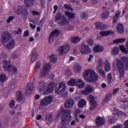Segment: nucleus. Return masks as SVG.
Listing matches in <instances>:
<instances>
[{"instance_id":"f257e3e1","label":"nucleus","mask_w":128,"mask_h":128,"mask_svg":"<svg viewBox=\"0 0 128 128\" xmlns=\"http://www.w3.org/2000/svg\"><path fill=\"white\" fill-rule=\"evenodd\" d=\"M68 112H70V110L63 109H62L60 111L58 112L56 116V118H58L62 115V114H63L62 117L61 128H66L72 120V116L70 114H68Z\"/></svg>"},{"instance_id":"f03ea898","label":"nucleus","mask_w":128,"mask_h":128,"mask_svg":"<svg viewBox=\"0 0 128 128\" xmlns=\"http://www.w3.org/2000/svg\"><path fill=\"white\" fill-rule=\"evenodd\" d=\"M83 76L87 82H94L98 78V76L90 69H88L84 71L83 73Z\"/></svg>"},{"instance_id":"7ed1b4c3","label":"nucleus","mask_w":128,"mask_h":128,"mask_svg":"<svg viewBox=\"0 0 128 128\" xmlns=\"http://www.w3.org/2000/svg\"><path fill=\"white\" fill-rule=\"evenodd\" d=\"M4 68L8 72H14V74H18V70L14 66H12V64L8 60L3 62Z\"/></svg>"},{"instance_id":"20e7f679","label":"nucleus","mask_w":128,"mask_h":128,"mask_svg":"<svg viewBox=\"0 0 128 128\" xmlns=\"http://www.w3.org/2000/svg\"><path fill=\"white\" fill-rule=\"evenodd\" d=\"M70 48V45L65 44L64 46H60L58 48V54L60 56H64L68 52Z\"/></svg>"},{"instance_id":"39448f33","label":"nucleus","mask_w":128,"mask_h":128,"mask_svg":"<svg viewBox=\"0 0 128 128\" xmlns=\"http://www.w3.org/2000/svg\"><path fill=\"white\" fill-rule=\"evenodd\" d=\"M52 100H54L52 96H46L41 100L40 105L43 107L46 106H48V104H50L52 102Z\"/></svg>"},{"instance_id":"423d86ee","label":"nucleus","mask_w":128,"mask_h":128,"mask_svg":"<svg viewBox=\"0 0 128 128\" xmlns=\"http://www.w3.org/2000/svg\"><path fill=\"white\" fill-rule=\"evenodd\" d=\"M116 66L120 74V78H122L124 74V65L120 60L116 62Z\"/></svg>"},{"instance_id":"0eeeda50","label":"nucleus","mask_w":128,"mask_h":128,"mask_svg":"<svg viewBox=\"0 0 128 128\" xmlns=\"http://www.w3.org/2000/svg\"><path fill=\"white\" fill-rule=\"evenodd\" d=\"M50 68H52V66H50V64H45L43 66V68L40 70V78H42V76H46V74H48V72L50 70Z\"/></svg>"},{"instance_id":"6e6552de","label":"nucleus","mask_w":128,"mask_h":128,"mask_svg":"<svg viewBox=\"0 0 128 128\" xmlns=\"http://www.w3.org/2000/svg\"><path fill=\"white\" fill-rule=\"evenodd\" d=\"M16 14H23L24 18L28 16V10L26 9L24 7L22 6H18L16 10H14Z\"/></svg>"},{"instance_id":"1a4fd4ad","label":"nucleus","mask_w":128,"mask_h":128,"mask_svg":"<svg viewBox=\"0 0 128 128\" xmlns=\"http://www.w3.org/2000/svg\"><path fill=\"white\" fill-rule=\"evenodd\" d=\"M88 98L90 104V110H94L98 106V104L96 103V98L92 95H90Z\"/></svg>"},{"instance_id":"9d476101","label":"nucleus","mask_w":128,"mask_h":128,"mask_svg":"<svg viewBox=\"0 0 128 128\" xmlns=\"http://www.w3.org/2000/svg\"><path fill=\"white\" fill-rule=\"evenodd\" d=\"M66 88V83L64 82H62L60 83L58 88L56 86L55 92L57 94H60L62 92H64Z\"/></svg>"},{"instance_id":"9b49d317","label":"nucleus","mask_w":128,"mask_h":128,"mask_svg":"<svg viewBox=\"0 0 128 128\" xmlns=\"http://www.w3.org/2000/svg\"><path fill=\"white\" fill-rule=\"evenodd\" d=\"M12 36L10 32H4L2 34V42H8V40H12Z\"/></svg>"},{"instance_id":"f8f14e48","label":"nucleus","mask_w":128,"mask_h":128,"mask_svg":"<svg viewBox=\"0 0 128 128\" xmlns=\"http://www.w3.org/2000/svg\"><path fill=\"white\" fill-rule=\"evenodd\" d=\"M64 106L66 108H72L74 106V100L72 98H68L64 102Z\"/></svg>"},{"instance_id":"ddd939ff","label":"nucleus","mask_w":128,"mask_h":128,"mask_svg":"<svg viewBox=\"0 0 128 128\" xmlns=\"http://www.w3.org/2000/svg\"><path fill=\"white\" fill-rule=\"evenodd\" d=\"M58 34H60V31H58V30H54L52 31L49 36L48 42H52L54 40V38L58 36Z\"/></svg>"},{"instance_id":"4468645a","label":"nucleus","mask_w":128,"mask_h":128,"mask_svg":"<svg viewBox=\"0 0 128 128\" xmlns=\"http://www.w3.org/2000/svg\"><path fill=\"white\" fill-rule=\"evenodd\" d=\"M80 52H81L82 54H90V47H88V46L84 44L81 47Z\"/></svg>"},{"instance_id":"2eb2a0df","label":"nucleus","mask_w":128,"mask_h":128,"mask_svg":"<svg viewBox=\"0 0 128 128\" xmlns=\"http://www.w3.org/2000/svg\"><path fill=\"white\" fill-rule=\"evenodd\" d=\"M96 126H97V128H100V126L104 124L106 120L102 117H98L96 120Z\"/></svg>"},{"instance_id":"dca6fc26","label":"nucleus","mask_w":128,"mask_h":128,"mask_svg":"<svg viewBox=\"0 0 128 128\" xmlns=\"http://www.w3.org/2000/svg\"><path fill=\"white\" fill-rule=\"evenodd\" d=\"M54 88V82H51L48 86L47 89L44 91V94H48L50 92H52Z\"/></svg>"},{"instance_id":"f3484780","label":"nucleus","mask_w":128,"mask_h":128,"mask_svg":"<svg viewBox=\"0 0 128 128\" xmlns=\"http://www.w3.org/2000/svg\"><path fill=\"white\" fill-rule=\"evenodd\" d=\"M46 86H48V84L46 83L44 80H41L39 82L38 90L39 92H42V90H44L46 88Z\"/></svg>"},{"instance_id":"a211bd4d","label":"nucleus","mask_w":128,"mask_h":128,"mask_svg":"<svg viewBox=\"0 0 128 128\" xmlns=\"http://www.w3.org/2000/svg\"><path fill=\"white\" fill-rule=\"evenodd\" d=\"M16 100L21 104L24 102L26 100L24 97L22 96V92H20V91H18L16 93Z\"/></svg>"},{"instance_id":"6ab92c4d","label":"nucleus","mask_w":128,"mask_h":128,"mask_svg":"<svg viewBox=\"0 0 128 128\" xmlns=\"http://www.w3.org/2000/svg\"><path fill=\"white\" fill-rule=\"evenodd\" d=\"M94 90L92 88L90 85H87L85 87L84 90H82V92L83 94H90L92 92H94Z\"/></svg>"},{"instance_id":"aec40b11","label":"nucleus","mask_w":128,"mask_h":128,"mask_svg":"<svg viewBox=\"0 0 128 128\" xmlns=\"http://www.w3.org/2000/svg\"><path fill=\"white\" fill-rule=\"evenodd\" d=\"M15 44L16 42H14V40L11 39L7 44H4V46L5 48H8V50H12V48H14Z\"/></svg>"},{"instance_id":"412c9836","label":"nucleus","mask_w":128,"mask_h":128,"mask_svg":"<svg viewBox=\"0 0 128 128\" xmlns=\"http://www.w3.org/2000/svg\"><path fill=\"white\" fill-rule=\"evenodd\" d=\"M69 22H68V18H66V17L64 16L63 17V18L58 22V24L60 26H64L68 24Z\"/></svg>"},{"instance_id":"4be33fe9","label":"nucleus","mask_w":128,"mask_h":128,"mask_svg":"<svg viewBox=\"0 0 128 128\" xmlns=\"http://www.w3.org/2000/svg\"><path fill=\"white\" fill-rule=\"evenodd\" d=\"M116 30L118 34H122L124 32V26L122 24H118L116 26Z\"/></svg>"},{"instance_id":"5701e85b","label":"nucleus","mask_w":128,"mask_h":128,"mask_svg":"<svg viewBox=\"0 0 128 128\" xmlns=\"http://www.w3.org/2000/svg\"><path fill=\"white\" fill-rule=\"evenodd\" d=\"M38 52H34L32 54V55L31 56L30 60L32 62H36L38 60Z\"/></svg>"},{"instance_id":"b1692460","label":"nucleus","mask_w":128,"mask_h":128,"mask_svg":"<svg viewBox=\"0 0 128 128\" xmlns=\"http://www.w3.org/2000/svg\"><path fill=\"white\" fill-rule=\"evenodd\" d=\"M104 70L106 72H108L110 70V64L108 60H106L105 62Z\"/></svg>"},{"instance_id":"393cba45","label":"nucleus","mask_w":128,"mask_h":128,"mask_svg":"<svg viewBox=\"0 0 128 128\" xmlns=\"http://www.w3.org/2000/svg\"><path fill=\"white\" fill-rule=\"evenodd\" d=\"M96 28L97 30H106V26L102 22H97L96 23Z\"/></svg>"},{"instance_id":"a878e982","label":"nucleus","mask_w":128,"mask_h":128,"mask_svg":"<svg viewBox=\"0 0 128 128\" xmlns=\"http://www.w3.org/2000/svg\"><path fill=\"white\" fill-rule=\"evenodd\" d=\"M78 108H82L86 104V101L84 99H80L78 101Z\"/></svg>"},{"instance_id":"bb28decb","label":"nucleus","mask_w":128,"mask_h":128,"mask_svg":"<svg viewBox=\"0 0 128 128\" xmlns=\"http://www.w3.org/2000/svg\"><path fill=\"white\" fill-rule=\"evenodd\" d=\"M104 51V47L100 45H96L94 47V52H102Z\"/></svg>"},{"instance_id":"cd10ccee","label":"nucleus","mask_w":128,"mask_h":128,"mask_svg":"<svg viewBox=\"0 0 128 128\" xmlns=\"http://www.w3.org/2000/svg\"><path fill=\"white\" fill-rule=\"evenodd\" d=\"M76 86L79 88H84V82L80 79L77 80Z\"/></svg>"},{"instance_id":"c85d7f7f","label":"nucleus","mask_w":128,"mask_h":128,"mask_svg":"<svg viewBox=\"0 0 128 128\" xmlns=\"http://www.w3.org/2000/svg\"><path fill=\"white\" fill-rule=\"evenodd\" d=\"M24 4L26 6H28V8H30L34 4V0H24Z\"/></svg>"},{"instance_id":"c756f323","label":"nucleus","mask_w":128,"mask_h":128,"mask_svg":"<svg viewBox=\"0 0 128 128\" xmlns=\"http://www.w3.org/2000/svg\"><path fill=\"white\" fill-rule=\"evenodd\" d=\"M49 60H50L51 62L55 64V62H56V60H58V58L54 54H52L49 58Z\"/></svg>"},{"instance_id":"7c9ffc66","label":"nucleus","mask_w":128,"mask_h":128,"mask_svg":"<svg viewBox=\"0 0 128 128\" xmlns=\"http://www.w3.org/2000/svg\"><path fill=\"white\" fill-rule=\"evenodd\" d=\"M64 14L66 16H67L68 18H74V14L70 12V11L66 10L64 12Z\"/></svg>"},{"instance_id":"2f4dec72","label":"nucleus","mask_w":128,"mask_h":128,"mask_svg":"<svg viewBox=\"0 0 128 128\" xmlns=\"http://www.w3.org/2000/svg\"><path fill=\"white\" fill-rule=\"evenodd\" d=\"M64 18V16L62 14V13H58L56 15V22H57L58 24V22H60V20L62 18Z\"/></svg>"},{"instance_id":"473e14b6","label":"nucleus","mask_w":128,"mask_h":128,"mask_svg":"<svg viewBox=\"0 0 128 128\" xmlns=\"http://www.w3.org/2000/svg\"><path fill=\"white\" fill-rule=\"evenodd\" d=\"M46 120H47L48 122H52V116L50 113H46Z\"/></svg>"},{"instance_id":"72a5a7b5","label":"nucleus","mask_w":128,"mask_h":128,"mask_svg":"<svg viewBox=\"0 0 128 128\" xmlns=\"http://www.w3.org/2000/svg\"><path fill=\"white\" fill-rule=\"evenodd\" d=\"M120 16V12L118 11L115 14V16L113 18V23L116 24V22H118V16Z\"/></svg>"},{"instance_id":"f704fd0d","label":"nucleus","mask_w":128,"mask_h":128,"mask_svg":"<svg viewBox=\"0 0 128 128\" xmlns=\"http://www.w3.org/2000/svg\"><path fill=\"white\" fill-rule=\"evenodd\" d=\"M102 60H98V66L96 67V70L98 72H100V70H102Z\"/></svg>"},{"instance_id":"c9c22d12","label":"nucleus","mask_w":128,"mask_h":128,"mask_svg":"<svg viewBox=\"0 0 128 128\" xmlns=\"http://www.w3.org/2000/svg\"><path fill=\"white\" fill-rule=\"evenodd\" d=\"M112 94L108 93L106 94L105 100H104V102H108V100H112Z\"/></svg>"},{"instance_id":"e433bc0d","label":"nucleus","mask_w":128,"mask_h":128,"mask_svg":"<svg viewBox=\"0 0 128 128\" xmlns=\"http://www.w3.org/2000/svg\"><path fill=\"white\" fill-rule=\"evenodd\" d=\"M74 116H75V118L76 120H78V116H80V112H81V111H80V109H76L75 110H74Z\"/></svg>"},{"instance_id":"4c0bfd02","label":"nucleus","mask_w":128,"mask_h":128,"mask_svg":"<svg viewBox=\"0 0 128 128\" xmlns=\"http://www.w3.org/2000/svg\"><path fill=\"white\" fill-rule=\"evenodd\" d=\"M112 34V31H102L100 32V34L102 36H107Z\"/></svg>"},{"instance_id":"58836bf2","label":"nucleus","mask_w":128,"mask_h":128,"mask_svg":"<svg viewBox=\"0 0 128 128\" xmlns=\"http://www.w3.org/2000/svg\"><path fill=\"white\" fill-rule=\"evenodd\" d=\"M7 78H8V77L6 75V74L4 73L0 76V82H6Z\"/></svg>"},{"instance_id":"ea45409f","label":"nucleus","mask_w":128,"mask_h":128,"mask_svg":"<svg viewBox=\"0 0 128 128\" xmlns=\"http://www.w3.org/2000/svg\"><path fill=\"white\" fill-rule=\"evenodd\" d=\"M120 60L123 62L124 64L126 65V68H128V58H126V56H123L120 58Z\"/></svg>"},{"instance_id":"a19ab883","label":"nucleus","mask_w":128,"mask_h":128,"mask_svg":"<svg viewBox=\"0 0 128 128\" xmlns=\"http://www.w3.org/2000/svg\"><path fill=\"white\" fill-rule=\"evenodd\" d=\"M63 8L65 10H71L72 12H74V8L72 7V6L68 4H64L63 6Z\"/></svg>"},{"instance_id":"79ce46f5","label":"nucleus","mask_w":128,"mask_h":128,"mask_svg":"<svg viewBox=\"0 0 128 128\" xmlns=\"http://www.w3.org/2000/svg\"><path fill=\"white\" fill-rule=\"evenodd\" d=\"M126 41V38H119L116 40H113V44H119V42H120L121 44H122V42H124Z\"/></svg>"},{"instance_id":"37998d69","label":"nucleus","mask_w":128,"mask_h":128,"mask_svg":"<svg viewBox=\"0 0 128 128\" xmlns=\"http://www.w3.org/2000/svg\"><path fill=\"white\" fill-rule=\"evenodd\" d=\"M0 60L4 62V60H6V58H8V54H6V53L2 52L0 54Z\"/></svg>"},{"instance_id":"c03bdc74","label":"nucleus","mask_w":128,"mask_h":128,"mask_svg":"<svg viewBox=\"0 0 128 128\" xmlns=\"http://www.w3.org/2000/svg\"><path fill=\"white\" fill-rule=\"evenodd\" d=\"M77 82H78V80H76V79H72L71 80L68 81V84L69 86H74L76 84Z\"/></svg>"},{"instance_id":"a18cd8bd","label":"nucleus","mask_w":128,"mask_h":128,"mask_svg":"<svg viewBox=\"0 0 128 128\" xmlns=\"http://www.w3.org/2000/svg\"><path fill=\"white\" fill-rule=\"evenodd\" d=\"M119 50L118 48L116 47H114L112 48V54H114V56H116L118 54Z\"/></svg>"},{"instance_id":"49530a36","label":"nucleus","mask_w":128,"mask_h":128,"mask_svg":"<svg viewBox=\"0 0 128 128\" xmlns=\"http://www.w3.org/2000/svg\"><path fill=\"white\" fill-rule=\"evenodd\" d=\"M80 40V38L78 37H74L71 38V41L74 44H78Z\"/></svg>"},{"instance_id":"de8ad7c7","label":"nucleus","mask_w":128,"mask_h":128,"mask_svg":"<svg viewBox=\"0 0 128 128\" xmlns=\"http://www.w3.org/2000/svg\"><path fill=\"white\" fill-rule=\"evenodd\" d=\"M40 68V61H38L35 64V72H38Z\"/></svg>"},{"instance_id":"09e8293b","label":"nucleus","mask_w":128,"mask_h":128,"mask_svg":"<svg viewBox=\"0 0 128 128\" xmlns=\"http://www.w3.org/2000/svg\"><path fill=\"white\" fill-rule=\"evenodd\" d=\"M108 16H110V12H108L104 11L102 14V18H108Z\"/></svg>"},{"instance_id":"8fccbe9b","label":"nucleus","mask_w":128,"mask_h":128,"mask_svg":"<svg viewBox=\"0 0 128 128\" xmlns=\"http://www.w3.org/2000/svg\"><path fill=\"white\" fill-rule=\"evenodd\" d=\"M120 50H121V52H122L124 54H128V50H126V48H124V46L122 45H120Z\"/></svg>"},{"instance_id":"3c124183","label":"nucleus","mask_w":128,"mask_h":128,"mask_svg":"<svg viewBox=\"0 0 128 128\" xmlns=\"http://www.w3.org/2000/svg\"><path fill=\"white\" fill-rule=\"evenodd\" d=\"M80 17L82 20H88V14L86 13V12H84L81 14Z\"/></svg>"},{"instance_id":"603ef678","label":"nucleus","mask_w":128,"mask_h":128,"mask_svg":"<svg viewBox=\"0 0 128 128\" xmlns=\"http://www.w3.org/2000/svg\"><path fill=\"white\" fill-rule=\"evenodd\" d=\"M80 70H82V66H80V65H78L74 68V71L76 73L79 72Z\"/></svg>"},{"instance_id":"864d4df0","label":"nucleus","mask_w":128,"mask_h":128,"mask_svg":"<svg viewBox=\"0 0 128 128\" xmlns=\"http://www.w3.org/2000/svg\"><path fill=\"white\" fill-rule=\"evenodd\" d=\"M32 90L31 89H28V88H26V95L27 96H30L32 94Z\"/></svg>"},{"instance_id":"5fc2aeb1","label":"nucleus","mask_w":128,"mask_h":128,"mask_svg":"<svg viewBox=\"0 0 128 128\" xmlns=\"http://www.w3.org/2000/svg\"><path fill=\"white\" fill-rule=\"evenodd\" d=\"M60 94H61L62 96L64 98H68V92H62Z\"/></svg>"},{"instance_id":"6e6d98bb","label":"nucleus","mask_w":128,"mask_h":128,"mask_svg":"<svg viewBox=\"0 0 128 128\" xmlns=\"http://www.w3.org/2000/svg\"><path fill=\"white\" fill-rule=\"evenodd\" d=\"M12 58H14V60H16V58H18V54L16 52H14L12 54Z\"/></svg>"},{"instance_id":"4d7b16f0","label":"nucleus","mask_w":128,"mask_h":128,"mask_svg":"<svg viewBox=\"0 0 128 128\" xmlns=\"http://www.w3.org/2000/svg\"><path fill=\"white\" fill-rule=\"evenodd\" d=\"M26 88H28L29 90H34V84L32 83H29Z\"/></svg>"},{"instance_id":"13d9d810","label":"nucleus","mask_w":128,"mask_h":128,"mask_svg":"<svg viewBox=\"0 0 128 128\" xmlns=\"http://www.w3.org/2000/svg\"><path fill=\"white\" fill-rule=\"evenodd\" d=\"M87 42L90 46H92L94 44V40L92 38H89Z\"/></svg>"},{"instance_id":"bf43d9fd","label":"nucleus","mask_w":128,"mask_h":128,"mask_svg":"<svg viewBox=\"0 0 128 128\" xmlns=\"http://www.w3.org/2000/svg\"><path fill=\"white\" fill-rule=\"evenodd\" d=\"M98 72H99L100 74V76H102V78H104V76H106V72H104V69L99 71Z\"/></svg>"},{"instance_id":"052dcab7","label":"nucleus","mask_w":128,"mask_h":128,"mask_svg":"<svg viewBox=\"0 0 128 128\" xmlns=\"http://www.w3.org/2000/svg\"><path fill=\"white\" fill-rule=\"evenodd\" d=\"M118 92H120V88H116L113 90V91H112L113 95L116 96V94Z\"/></svg>"},{"instance_id":"680f3d73","label":"nucleus","mask_w":128,"mask_h":128,"mask_svg":"<svg viewBox=\"0 0 128 128\" xmlns=\"http://www.w3.org/2000/svg\"><path fill=\"white\" fill-rule=\"evenodd\" d=\"M108 80V82H110V80H112V74L109 73L107 75Z\"/></svg>"},{"instance_id":"e2e57ef3","label":"nucleus","mask_w":128,"mask_h":128,"mask_svg":"<svg viewBox=\"0 0 128 128\" xmlns=\"http://www.w3.org/2000/svg\"><path fill=\"white\" fill-rule=\"evenodd\" d=\"M10 106L12 108L14 106V100H12V102H10Z\"/></svg>"},{"instance_id":"0e129e2a","label":"nucleus","mask_w":128,"mask_h":128,"mask_svg":"<svg viewBox=\"0 0 128 128\" xmlns=\"http://www.w3.org/2000/svg\"><path fill=\"white\" fill-rule=\"evenodd\" d=\"M30 36V32L28 30H26L24 32V36Z\"/></svg>"},{"instance_id":"69168bd1","label":"nucleus","mask_w":128,"mask_h":128,"mask_svg":"<svg viewBox=\"0 0 128 128\" xmlns=\"http://www.w3.org/2000/svg\"><path fill=\"white\" fill-rule=\"evenodd\" d=\"M40 4L42 8H44V6L46 4V0H40Z\"/></svg>"},{"instance_id":"338daca9","label":"nucleus","mask_w":128,"mask_h":128,"mask_svg":"<svg viewBox=\"0 0 128 128\" xmlns=\"http://www.w3.org/2000/svg\"><path fill=\"white\" fill-rule=\"evenodd\" d=\"M54 14H56V12L58 9V6L57 5H55L54 6Z\"/></svg>"},{"instance_id":"774afa93","label":"nucleus","mask_w":128,"mask_h":128,"mask_svg":"<svg viewBox=\"0 0 128 128\" xmlns=\"http://www.w3.org/2000/svg\"><path fill=\"white\" fill-rule=\"evenodd\" d=\"M124 128H128V120H126L124 123Z\"/></svg>"}]
</instances>
